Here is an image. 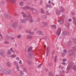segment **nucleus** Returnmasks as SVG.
<instances>
[{"mask_svg": "<svg viewBox=\"0 0 76 76\" xmlns=\"http://www.w3.org/2000/svg\"><path fill=\"white\" fill-rule=\"evenodd\" d=\"M20 6H22L23 5V2L22 1H21L20 2Z\"/></svg>", "mask_w": 76, "mask_h": 76, "instance_id": "35", "label": "nucleus"}, {"mask_svg": "<svg viewBox=\"0 0 76 76\" xmlns=\"http://www.w3.org/2000/svg\"><path fill=\"white\" fill-rule=\"evenodd\" d=\"M28 18H29V16H28L26 18L23 19V20L22 19H20V20L21 21H22L21 22H23V23H25L27 22V20H28Z\"/></svg>", "mask_w": 76, "mask_h": 76, "instance_id": "7", "label": "nucleus"}, {"mask_svg": "<svg viewBox=\"0 0 76 76\" xmlns=\"http://www.w3.org/2000/svg\"><path fill=\"white\" fill-rule=\"evenodd\" d=\"M5 38L6 40L7 41H9V39H10V37L9 36V34H8L5 36Z\"/></svg>", "mask_w": 76, "mask_h": 76, "instance_id": "9", "label": "nucleus"}, {"mask_svg": "<svg viewBox=\"0 0 76 76\" xmlns=\"http://www.w3.org/2000/svg\"><path fill=\"white\" fill-rule=\"evenodd\" d=\"M41 66H42V64H41L39 65L38 66V69H40V68L41 67Z\"/></svg>", "mask_w": 76, "mask_h": 76, "instance_id": "39", "label": "nucleus"}, {"mask_svg": "<svg viewBox=\"0 0 76 76\" xmlns=\"http://www.w3.org/2000/svg\"><path fill=\"white\" fill-rule=\"evenodd\" d=\"M21 35L19 34L17 36V37L18 38H21Z\"/></svg>", "mask_w": 76, "mask_h": 76, "instance_id": "36", "label": "nucleus"}, {"mask_svg": "<svg viewBox=\"0 0 76 76\" xmlns=\"http://www.w3.org/2000/svg\"><path fill=\"white\" fill-rule=\"evenodd\" d=\"M64 8H63V7H61L60 11H59L58 10H56V12L57 15H59L60 14V12L63 13L64 12Z\"/></svg>", "mask_w": 76, "mask_h": 76, "instance_id": "2", "label": "nucleus"}, {"mask_svg": "<svg viewBox=\"0 0 76 76\" xmlns=\"http://www.w3.org/2000/svg\"><path fill=\"white\" fill-rule=\"evenodd\" d=\"M22 14L23 15V18H26V15L25 14V12H21Z\"/></svg>", "mask_w": 76, "mask_h": 76, "instance_id": "16", "label": "nucleus"}, {"mask_svg": "<svg viewBox=\"0 0 76 76\" xmlns=\"http://www.w3.org/2000/svg\"><path fill=\"white\" fill-rule=\"evenodd\" d=\"M22 9L23 10H28V9H30V10H32L33 12H37V10H36V9L29 7V6H28L27 5L24 7L22 8Z\"/></svg>", "mask_w": 76, "mask_h": 76, "instance_id": "1", "label": "nucleus"}, {"mask_svg": "<svg viewBox=\"0 0 76 76\" xmlns=\"http://www.w3.org/2000/svg\"><path fill=\"white\" fill-rule=\"evenodd\" d=\"M48 3L49 4H50V3H51V1H48Z\"/></svg>", "mask_w": 76, "mask_h": 76, "instance_id": "63", "label": "nucleus"}, {"mask_svg": "<svg viewBox=\"0 0 76 76\" xmlns=\"http://www.w3.org/2000/svg\"><path fill=\"white\" fill-rule=\"evenodd\" d=\"M16 57V55L14 54H13L11 56V57H13V58H15Z\"/></svg>", "mask_w": 76, "mask_h": 76, "instance_id": "42", "label": "nucleus"}, {"mask_svg": "<svg viewBox=\"0 0 76 76\" xmlns=\"http://www.w3.org/2000/svg\"><path fill=\"white\" fill-rule=\"evenodd\" d=\"M26 62L28 64V65L32 64V61L28 59L26 60Z\"/></svg>", "mask_w": 76, "mask_h": 76, "instance_id": "11", "label": "nucleus"}, {"mask_svg": "<svg viewBox=\"0 0 76 76\" xmlns=\"http://www.w3.org/2000/svg\"><path fill=\"white\" fill-rule=\"evenodd\" d=\"M64 53H66L67 52V51L66 49H64Z\"/></svg>", "mask_w": 76, "mask_h": 76, "instance_id": "44", "label": "nucleus"}, {"mask_svg": "<svg viewBox=\"0 0 76 76\" xmlns=\"http://www.w3.org/2000/svg\"><path fill=\"white\" fill-rule=\"evenodd\" d=\"M30 13L28 15V21H29L30 23H32L34 22V20L32 19V17H31V15Z\"/></svg>", "mask_w": 76, "mask_h": 76, "instance_id": "4", "label": "nucleus"}, {"mask_svg": "<svg viewBox=\"0 0 76 76\" xmlns=\"http://www.w3.org/2000/svg\"><path fill=\"white\" fill-rule=\"evenodd\" d=\"M68 54L69 56H72V54H75V53L73 52V51L72 50H69L68 51Z\"/></svg>", "mask_w": 76, "mask_h": 76, "instance_id": "12", "label": "nucleus"}, {"mask_svg": "<svg viewBox=\"0 0 76 76\" xmlns=\"http://www.w3.org/2000/svg\"><path fill=\"white\" fill-rule=\"evenodd\" d=\"M41 12L43 14H44V9L42 8H41Z\"/></svg>", "mask_w": 76, "mask_h": 76, "instance_id": "33", "label": "nucleus"}, {"mask_svg": "<svg viewBox=\"0 0 76 76\" xmlns=\"http://www.w3.org/2000/svg\"><path fill=\"white\" fill-rule=\"evenodd\" d=\"M19 63L20 64H22V61H21V60H20L19 61Z\"/></svg>", "mask_w": 76, "mask_h": 76, "instance_id": "56", "label": "nucleus"}, {"mask_svg": "<svg viewBox=\"0 0 76 76\" xmlns=\"http://www.w3.org/2000/svg\"><path fill=\"white\" fill-rule=\"evenodd\" d=\"M4 43H5V44H9V42H8L5 41Z\"/></svg>", "mask_w": 76, "mask_h": 76, "instance_id": "47", "label": "nucleus"}, {"mask_svg": "<svg viewBox=\"0 0 76 76\" xmlns=\"http://www.w3.org/2000/svg\"><path fill=\"white\" fill-rule=\"evenodd\" d=\"M18 22H15L12 25V26L14 28H16L18 27Z\"/></svg>", "mask_w": 76, "mask_h": 76, "instance_id": "6", "label": "nucleus"}, {"mask_svg": "<svg viewBox=\"0 0 76 76\" xmlns=\"http://www.w3.org/2000/svg\"><path fill=\"white\" fill-rule=\"evenodd\" d=\"M55 53V51H54V50H53L52 51L51 55H54Z\"/></svg>", "mask_w": 76, "mask_h": 76, "instance_id": "38", "label": "nucleus"}, {"mask_svg": "<svg viewBox=\"0 0 76 76\" xmlns=\"http://www.w3.org/2000/svg\"><path fill=\"white\" fill-rule=\"evenodd\" d=\"M73 42H74V44H76V39H75V38L73 39Z\"/></svg>", "mask_w": 76, "mask_h": 76, "instance_id": "32", "label": "nucleus"}, {"mask_svg": "<svg viewBox=\"0 0 76 76\" xmlns=\"http://www.w3.org/2000/svg\"><path fill=\"white\" fill-rule=\"evenodd\" d=\"M67 44H68V45L69 46L71 45V44H72V41H69L68 42H67Z\"/></svg>", "mask_w": 76, "mask_h": 76, "instance_id": "27", "label": "nucleus"}, {"mask_svg": "<svg viewBox=\"0 0 76 76\" xmlns=\"http://www.w3.org/2000/svg\"><path fill=\"white\" fill-rule=\"evenodd\" d=\"M69 34V32H67L66 31H64L63 34L64 35H67Z\"/></svg>", "mask_w": 76, "mask_h": 76, "instance_id": "15", "label": "nucleus"}, {"mask_svg": "<svg viewBox=\"0 0 76 76\" xmlns=\"http://www.w3.org/2000/svg\"><path fill=\"white\" fill-rule=\"evenodd\" d=\"M4 72L6 74L10 75L12 73V72L9 69H5L4 70Z\"/></svg>", "mask_w": 76, "mask_h": 76, "instance_id": "5", "label": "nucleus"}, {"mask_svg": "<svg viewBox=\"0 0 76 76\" xmlns=\"http://www.w3.org/2000/svg\"><path fill=\"white\" fill-rule=\"evenodd\" d=\"M16 1H17V0H10V2L11 3H15Z\"/></svg>", "mask_w": 76, "mask_h": 76, "instance_id": "23", "label": "nucleus"}, {"mask_svg": "<svg viewBox=\"0 0 76 76\" xmlns=\"http://www.w3.org/2000/svg\"><path fill=\"white\" fill-rule=\"evenodd\" d=\"M34 55L32 54V53L31 52H29L28 53V57L29 58H31L33 57Z\"/></svg>", "mask_w": 76, "mask_h": 76, "instance_id": "8", "label": "nucleus"}, {"mask_svg": "<svg viewBox=\"0 0 76 76\" xmlns=\"http://www.w3.org/2000/svg\"><path fill=\"white\" fill-rule=\"evenodd\" d=\"M51 27L53 29H56V26L55 25H52Z\"/></svg>", "mask_w": 76, "mask_h": 76, "instance_id": "22", "label": "nucleus"}, {"mask_svg": "<svg viewBox=\"0 0 76 76\" xmlns=\"http://www.w3.org/2000/svg\"><path fill=\"white\" fill-rule=\"evenodd\" d=\"M3 68L0 66V74L2 73V72H3Z\"/></svg>", "mask_w": 76, "mask_h": 76, "instance_id": "17", "label": "nucleus"}, {"mask_svg": "<svg viewBox=\"0 0 76 76\" xmlns=\"http://www.w3.org/2000/svg\"><path fill=\"white\" fill-rule=\"evenodd\" d=\"M42 24L44 26H47V23H46L42 22Z\"/></svg>", "mask_w": 76, "mask_h": 76, "instance_id": "34", "label": "nucleus"}, {"mask_svg": "<svg viewBox=\"0 0 76 76\" xmlns=\"http://www.w3.org/2000/svg\"><path fill=\"white\" fill-rule=\"evenodd\" d=\"M18 29H21L22 28V26L21 25H19L18 27Z\"/></svg>", "mask_w": 76, "mask_h": 76, "instance_id": "29", "label": "nucleus"}, {"mask_svg": "<svg viewBox=\"0 0 76 76\" xmlns=\"http://www.w3.org/2000/svg\"><path fill=\"white\" fill-rule=\"evenodd\" d=\"M32 38V36L30 35H28L27 37V38L29 39H31V38Z\"/></svg>", "mask_w": 76, "mask_h": 76, "instance_id": "24", "label": "nucleus"}, {"mask_svg": "<svg viewBox=\"0 0 76 76\" xmlns=\"http://www.w3.org/2000/svg\"><path fill=\"white\" fill-rule=\"evenodd\" d=\"M61 28H58L56 32V34L57 36H59L60 35Z\"/></svg>", "mask_w": 76, "mask_h": 76, "instance_id": "3", "label": "nucleus"}, {"mask_svg": "<svg viewBox=\"0 0 76 76\" xmlns=\"http://www.w3.org/2000/svg\"><path fill=\"white\" fill-rule=\"evenodd\" d=\"M64 23V22H63V21H62L60 23V25H63V24Z\"/></svg>", "mask_w": 76, "mask_h": 76, "instance_id": "45", "label": "nucleus"}, {"mask_svg": "<svg viewBox=\"0 0 76 76\" xmlns=\"http://www.w3.org/2000/svg\"><path fill=\"white\" fill-rule=\"evenodd\" d=\"M26 33H28V34H29L30 35H33L34 34V32L33 31L31 32V31L29 30H26Z\"/></svg>", "mask_w": 76, "mask_h": 76, "instance_id": "10", "label": "nucleus"}, {"mask_svg": "<svg viewBox=\"0 0 76 76\" xmlns=\"http://www.w3.org/2000/svg\"><path fill=\"white\" fill-rule=\"evenodd\" d=\"M40 20V19L39 18H37V21L38 22H39V21Z\"/></svg>", "mask_w": 76, "mask_h": 76, "instance_id": "62", "label": "nucleus"}, {"mask_svg": "<svg viewBox=\"0 0 76 76\" xmlns=\"http://www.w3.org/2000/svg\"><path fill=\"white\" fill-rule=\"evenodd\" d=\"M68 20L69 21V22H72V19H69V20Z\"/></svg>", "mask_w": 76, "mask_h": 76, "instance_id": "58", "label": "nucleus"}, {"mask_svg": "<svg viewBox=\"0 0 76 76\" xmlns=\"http://www.w3.org/2000/svg\"><path fill=\"white\" fill-rule=\"evenodd\" d=\"M14 65H15V66H18L19 65L18 64V63L17 62L15 61L14 62Z\"/></svg>", "mask_w": 76, "mask_h": 76, "instance_id": "28", "label": "nucleus"}, {"mask_svg": "<svg viewBox=\"0 0 76 76\" xmlns=\"http://www.w3.org/2000/svg\"><path fill=\"white\" fill-rule=\"evenodd\" d=\"M57 56H56L54 58V61H55V62L56 63V61H57Z\"/></svg>", "mask_w": 76, "mask_h": 76, "instance_id": "30", "label": "nucleus"}, {"mask_svg": "<svg viewBox=\"0 0 76 76\" xmlns=\"http://www.w3.org/2000/svg\"><path fill=\"white\" fill-rule=\"evenodd\" d=\"M1 4H4V2H3V1H1Z\"/></svg>", "mask_w": 76, "mask_h": 76, "instance_id": "59", "label": "nucleus"}, {"mask_svg": "<svg viewBox=\"0 0 76 76\" xmlns=\"http://www.w3.org/2000/svg\"><path fill=\"white\" fill-rule=\"evenodd\" d=\"M32 47L30 46L28 49V52L30 51H31L32 50Z\"/></svg>", "mask_w": 76, "mask_h": 76, "instance_id": "19", "label": "nucleus"}, {"mask_svg": "<svg viewBox=\"0 0 76 76\" xmlns=\"http://www.w3.org/2000/svg\"><path fill=\"white\" fill-rule=\"evenodd\" d=\"M11 54V51L10 50H8L7 53V55L8 57L10 56V54Z\"/></svg>", "mask_w": 76, "mask_h": 76, "instance_id": "14", "label": "nucleus"}, {"mask_svg": "<svg viewBox=\"0 0 76 76\" xmlns=\"http://www.w3.org/2000/svg\"><path fill=\"white\" fill-rule=\"evenodd\" d=\"M23 72H26V69L25 68H23Z\"/></svg>", "mask_w": 76, "mask_h": 76, "instance_id": "41", "label": "nucleus"}, {"mask_svg": "<svg viewBox=\"0 0 76 76\" xmlns=\"http://www.w3.org/2000/svg\"><path fill=\"white\" fill-rule=\"evenodd\" d=\"M11 39H15V38L13 37H11Z\"/></svg>", "mask_w": 76, "mask_h": 76, "instance_id": "61", "label": "nucleus"}, {"mask_svg": "<svg viewBox=\"0 0 76 76\" xmlns=\"http://www.w3.org/2000/svg\"><path fill=\"white\" fill-rule=\"evenodd\" d=\"M45 70L46 71V72H48V69H45Z\"/></svg>", "mask_w": 76, "mask_h": 76, "instance_id": "64", "label": "nucleus"}, {"mask_svg": "<svg viewBox=\"0 0 76 76\" xmlns=\"http://www.w3.org/2000/svg\"><path fill=\"white\" fill-rule=\"evenodd\" d=\"M49 5L46 4V8H47L48 7H49Z\"/></svg>", "mask_w": 76, "mask_h": 76, "instance_id": "55", "label": "nucleus"}, {"mask_svg": "<svg viewBox=\"0 0 76 76\" xmlns=\"http://www.w3.org/2000/svg\"><path fill=\"white\" fill-rule=\"evenodd\" d=\"M66 60H67L66 59H63V61L64 62L65 61H66Z\"/></svg>", "mask_w": 76, "mask_h": 76, "instance_id": "49", "label": "nucleus"}, {"mask_svg": "<svg viewBox=\"0 0 76 76\" xmlns=\"http://www.w3.org/2000/svg\"><path fill=\"white\" fill-rule=\"evenodd\" d=\"M20 67L22 68L24 67V65L23 64H21L20 65Z\"/></svg>", "mask_w": 76, "mask_h": 76, "instance_id": "46", "label": "nucleus"}, {"mask_svg": "<svg viewBox=\"0 0 76 76\" xmlns=\"http://www.w3.org/2000/svg\"><path fill=\"white\" fill-rule=\"evenodd\" d=\"M66 64L65 62H63L62 63V64L64 65H65Z\"/></svg>", "mask_w": 76, "mask_h": 76, "instance_id": "52", "label": "nucleus"}, {"mask_svg": "<svg viewBox=\"0 0 76 76\" xmlns=\"http://www.w3.org/2000/svg\"><path fill=\"white\" fill-rule=\"evenodd\" d=\"M4 53L5 52L3 50H0V56H3Z\"/></svg>", "mask_w": 76, "mask_h": 76, "instance_id": "13", "label": "nucleus"}, {"mask_svg": "<svg viewBox=\"0 0 76 76\" xmlns=\"http://www.w3.org/2000/svg\"><path fill=\"white\" fill-rule=\"evenodd\" d=\"M17 67H16V69L18 71H19V67L18 66H17Z\"/></svg>", "mask_w": 76, "mask_h": 76, "instance_id": "43", "label": "nucleus"}, {"mask_svg": "<svg viewBox=\"0 0 76 76\" xmlns=\"http://www.w3.org/2000/svg\"><path fill=\"white\" fill-rule=\"evenodd\" d=\"M23 75V71H21L20 72V75H18V76H22Z\"/></svg>", "mask_w": 76, "mask_h": 76, "instance_id": "21", "label": "nucleus"}, {"mask_svg": "<svg viewBox=\"0 0 76 76\" xmlns=\"http://www.w3.org/2000/svg\"><path fill=\"white\" fill-rule=\"evenodd\" d=\"M49 51H50V47L48 46L47 48V52H49Z\"/></svg>", "mask_w": 76, "mask_h": 76, "instance_id": "40", "label": "nucleus"}, {"mask_svg": "<svg viewBox=\"0 0 76 76\" xmlns=\"http://www.w3.org/2000/svg\"><path fill=\"white\" fill-rule=\"evenodd\" d=\"M49 8H51L52 7V6L50 5H49Z\"/></svg>", "mask_w": 76, "mask_h": 76, "instance_id": "57", "label": "nucleus"}, {"mask_svg": "<svg viewBox=\"0 0 76 76\" xmlns=\"http://www.w3.org/2000/svg\"><path fill=\"white\" fill-rule=\"evenodd\" d=\"M43 18H47V16L46 15H43Z\"/></svg>", "mask_w": 76, "mask_h": 76, "instance_id": "51", "label": "nucleus"}, {"mask_svg": "<svg viewBox=\"0 0 76 76\" xmlns=\"http://www.w3.org/2000/svg\"><path fill=\"white\" fill-rule=\"evenodd\" d=\"M38 33L39 34V35H43V33L42 32V31H38Z\"/></svg>", "mask_w": 76, "mask_h": 76, "instance_id": "25", "label": "nucleus"}, {"mask_svg": "<svg viewBox=\"0 0 76 76\" xmlns=\"http://www.w3.org/2000/svg\"><path fill=\"white\" fill-rule=\"evenodd\" d=\"M16 59L17 60H18V61H19V60H20L19 58V57H17L16 58Z\"/></svg>", "mask_w": 76, "mask_h": 76, "instance_id": "48", "label": "nucleus"}, {"mask_svg": "<svg viewBox=\"0 0 76 76\" xmlns=\"http://www.w3.org/2000/svg\"><path fill=\"white\" fill-rule=\"evenodd\" d=\"M52 65H53V64L51 63H49L48 64V66H52Z\"/></svg>", "mask_w": 76, "mask_h": 76, "instance_id": "37", "label": "nucleus"}, {"mask_svg": "<svg viewBox=\"0 0 76 76\" xmlns=\"http://www.w3.org/2000/svg\"><path fill=\"white\" fill-rule=\"evenodd\" d=\"M65 54H64V53H62V57H64V56H65Z\"/></svg>", "mask_w": 76, "mask_h": 76, "instance_id": "53", "label": "nucleus"}, {"mask_svg": "<svg viewBox=\"0 0 76 76\" xmlns=\"http://www.w3.org/2000/svg\"><path fill=\"white\" fill-rule=\"evenodd\" d=\"M46 14L47 15H51V14L50 13L48 12V11H46Z\"/></svg>", "mask_w": 76, "mask_h": 76, "instance_id": "31", "label": "nucleus"}, {"mask_svg": "<svg viewBox=\"0 0 76 76\" xmlns=\"http://www.w3.org/2000/svg\"><path fill=\"white\" fill-rule=\"evenodd\" d=\"M57 21L58 23H60L61 22V20L60 19H59L57 20Z\"/></svg>", "mask_w": 76, "mask_h": 76, "instance_id": "54", "label": "nucleus"}, {"mask_svg": "<svg viewBox=\"0 0 76 76\" xmlns=\"http://www.w3.org/2000/svg\"><path fill=\"white\" fill-rule=\"evenodd\" d=\"M48 75L49 76H54V74L52 73L51 72H49Z\"/></svg>", "mask_w": 76, "mask_h": 76, "instance_id": "20", "label": "nucleus"}, {"mask_svg": "<svg viewBox=\"0 0 76 76\" xmlns=\"http://www.w3.org/2000/svg\"><path fill=\"white\" fill-rule=\"evenodd\" d=\"M7 65L9 67H11V64L9 62H8L7 63Z\"/></svg>", "mask_w": 76, "mask_h": 76, "instance_id": "18", "label": "nucleus"}, {"mask_svg": "<svg viewBox=\"0 0 76 76\" xmlns=\"http://www.w3.org/2000/svg\"><path fill=\"white\" fill-rule=\"evenodd\" d=\"M10 50V51H13V48H11Z\"/></svg>", "mask_w": 76, "mask_h": 76, "instance_id": "60", "label": "nucleus"}, {"mask_svg": "<svg viewBox=\"0 0 76 76\" xmlns=\"http://www.w3.org/2000/svg\"><path fill=\"white\" fill-rule=\"evenodd\" d=\"M40 4H42V1L41 0L40 2Z\"/></svg>", "mask_w": 76, "mask_h": 76, "instance_id": "50", "label": "nucleus"}, {"mask_svg": "<svg viewBox=\"0 0 76 76\" xmlns=\"http://www.w3.org/2000/svg\"><path fill=\"white\" fill-rule=\"evenodd\" d=\"M4 16L5 18H8V16H10L8 15L7 13H5L4 14Z\"/></svg>", "mask_w": 76, "mask_h": 76, "instance_id": "26", "label": "nucleus"}]
</instances>
